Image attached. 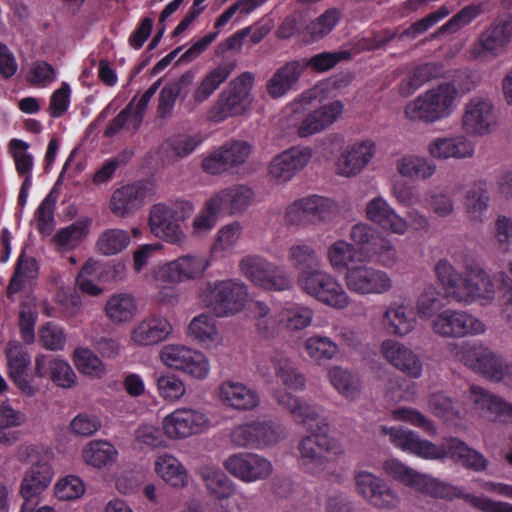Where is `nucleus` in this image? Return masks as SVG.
Here are the masks:
<instances>
[{"instance_id": "0eeeda50", "label": "nucleus", "mask_w": 512, "mask_h": 512, "mask_svg": "<svg viewBox=\"0 0 512 512\" xmlns=\"http://www.w3.org/2000/svg\"><path fill=\"white\" fill-rule=\"evenodd\" d=\"M299 286L319 302L336 309L349 305V297L341 284L330 273L320 269L299 273Z\"/></svg>"}, {"instance_id": "9b49d317", "label": "nucleus", "mask_w": 512, "mask_h": 512, "mask_svg": "<svg viewBox=\"0 0 512 512\" xmlns=\"http://www.w3.org/2000/svg\"><path fill=\"white\" fill-rule=\"evenodd\" d=\"M347 288L358 295L384 294L392 288L389 275L366 264H352L344 274Z\"/></svg>"}, {"instance_id": "79ce46f5", "label": "nucleus", "mask_w": 512, "mask_h": 512, "mask_svg": "<svg viewBox=\"0 0 512 512\" xmlns=\"http://www.w3.org/2000/svg\"><path fill=\"white\" fill-rule=\"evenodd\" d=\"M471 395L473 401L481 409H486L496 418L503 422L512 423V404L503 400L500 397L492 395L485 391L480 386H471Z\"/></svg>"}, {"instance_id": "a18cd8bd", "label": "nucleus", "mask_w": 512, "mask_h": 512, "mask_svg": "<svg viewBox=\"0 0 512 512\" xmlns=\"http://www.w3.org/2000/svg\"><path fill=\"white\" fill-rule=\"evenodd\" d=\"M37 276V261L32 257H25L24 253H22L17 259L14 273L7 287L8 297L21 292L25 286V280H33Z\"/></svg>"}, {"instance_id": "bf43d9fd", "label": "nucleus", "mask_w": 512, "mask_h": 512, "mask_svg": "<svg viewBox=\"0 0 512 512\" xmlns=\"http://www.w3.org/2000/svg\"><path fill=\"white\" fill-rule=\"evenodd\" d=\"M76 368L82 374L101 378L105 367L100 358L88 348H76L73 353Z\"/></svg>"}, {"instance_id": "37998d69", "label": "nucleus", "mask_w": 512, "mask_h": 512, "mask_svg": "<svg viewBox=\"0 0 512 512\" xmlns=\"http://www.w3.org/2000/svg\"><path fill=\"white\" fill-rule=\"evenodd\" d=\"M156 473L173 487H184L188 483V474L180 461L168 454L158 456L155 461Z\"/></svg>"}, {"instance_id": "a211bd4d", "label": "nucleus", "mask_w": 512, "mask_h": 512, "mask_svg": "<svg viewBox=\"0 0 512 512\" xmlns=\"http://www.w3.org/2000/svg\"><path fill=\"white\" fill-rule=\"evenodd\" d=\"M225 468L244 482H255L268 478L273 467L269 460L255 454L242 452L231 455L225 462Z\"/></svg>"}, {"instance_id": "e2e57ef3", "label": "nucleus", "mask_w": 512, "mask_h": 512, "mask_svg": "<svg viewBox=\"0 0 512 512\" xmlns=\"http://www.w3.org/2000/svg\"><path fill=\"white\" fill-rule=\"evenodd\" d=\"M435 273L439 282L449 291L456 300V292L464 283V276L446 259H441L435 265Z\"/></svg>"}, {"instance_id": "6e6552de", "label": "nucleus", "mask_w": 512, "mask_h": 512, "mask_svg": "<svg viewBox=\"0 0 512 512\" xmlns=\"http://www.w3.org/2000/svg\"><path fill=\"white\" fill-rule=\"evenodd\" d=\"M465 270L464 283L456 292V301L464 304L480 302L490 304L496 293V285L487 272L473 257H466L463 262Z\"/></svg>"}, {"instance_id": "dca6fc26", "label": "nucleus", "mask_w": 512, "mask_h": 512, "mask_svg": "<svg viewBox=\"0 0 512 512\" xmlns=\"http://www.w3.org/2000/svg\"><path fill=\"white\" fill-rule=\"evenodd\" d=\"M311 157L310 147L293 146L272 159L268 174L276 184L287 183L309 163Z\"/></svg>"}, {"instance_id": "864d4df0", "label": "nucleus", "mask_w": 512, "mask_h": 512, "mask_svg": "<svg viewBox=\"0 0 512 512\" xmlns=\"http://www.w3.org/2000/svg\"><path fill=\"white\" fill-rule=\"evenodd\" d=\"M483 12V4L471 3L453 15L435 32L434 37L444 34H454L469 25Z\"/></svg>"}, {"instance_id": "4468645a", "label": "nucleus", "mask_w": 512, "mask_h": 512, "mask_svg": "<svg viewBox=\"0 0 512 512\" xmlns=\"http://www.w3.org/2000/svg\"><path fill=\"white\" fill-rule=\"evenodd\" d=\"M337 212L336 203L330 198L310 195L295 200L286 208L285 218L292 225H306L309 222L325 221Z\"/></svg>"}, {"instance_id": "5701e85b", "label": "nucleus", "mask_w": 512, "mask_h": 512, "mask_svg": "<svg viewBox=\"0 0 512 512\" xmlns=\"http://www.w3.org/2000/svg\"><path fill=\"white\" fill-rule=\"evenodd\" d=\"M208 267L209 262L205 257L183 255L165 264L160 275L166 282L178 283L201 277Z\"/></svg>"}, {"instance_id": "4be33fe9", "label": "nucleus", "mask_w": 512, "mask_h": 512, "mask_svg": "<svg viewBox=\"0 0 512 512\" xmlns=\"http://www.w3.org/2000/svg\"><path fill=\"white\" fill-rule=\"evenodd\" d=\"M279 435L271 422L256 421L232 431L231 440L239 447L262 448L277 442Z\"/></svg>"}, {"instance_id": "09e8293b", "label": "nucleus", "mask_w": 512, "mask_h": 512, "mask_svg": "<svg viewBox=\"0 0 512 512\" xmlns=\"http://www.w3.org/2000/svg\"><path fill=\"white\" fill-rule=\"evenodd\" d=\"M444 295L433 285H429L419 294L416 311L419 318L428 320L445 306Z\"/></svg>"}, {"instance_id": "a19ab883", "label": "nucleus", "mask_w": 512, "mask_h": 512, "mask_svg": "<svg viewBox=\"0 0 512 512\" xmlns=\"http://www.w3.org/2000/svg\"><path fill=\"white\" fill-rule=\"evenodd\" d=\"M200 475L209 494L216 499H228L234 494V483L221 469L204 465L200 468Z\"/></svg>"}, {"instance_id": "13d9d810", "label": "nucleus", "mask_w": 512, "mask_h": 512, "mask_svg": "<svg viewBox=\"0 0 512 512\" xmlns=\"http://www.w3.org/2000/svg\"><path fill=\"white\" fill-rule=\"evenodd\" d=\"M397 169L402 176L426 179L434 174L436 166L426 158L404 157L398 162Z\"/></svg>"}, {"instance_id": "5fc2aeb1", "label": "nucleus", "mask_w": 512, "mask_h": 512, "mask_svg": "<svg viewBox=\"0 0 512 512\" xmlns=\"http://www.w3.org/2000/svg\"><path fill=\"white\" fill-rule=\"evenodd\" d=\"M130 243V235L122 229H107L99 236L96 247L99 253L110 256L124 250Z\"/></svg>"}, {"instance_id": "39448f33", "label": "nucleus", "mask_w": 512, "mask_h": 512, "mask_svg": "<svg viewBox=\"0 0 512 512\" xmlns=\"http://www.w3.org/2000/svg\"><path fill=\"white\" fill-rule=\"evenodd\" d=\"M458 91L452 83H441L419 95L405 108V115L412 121L433 123L451 113Z\"/></svg>"}, {"instance_id": "ea45409f", "label": "nucleus", "mask_w": 512, "mask_h": 512, "mask_svg": "<svg viewBox=\"0 0 512 512\" xmlns=\"http://www.w3.org/2000/svg\"><path fill=\"white\" fill-rule=\"evenodd\" d=\"M218 199V204L222 211L230 214H238L245 211L254 198V192L245 185H234L226 188L214 195Z\"/></svg>"}, {"instance_id": "338daca9", "label": "nucleus", "mask_w": 512, "mask_h": 512, "mask_svg": "<svg viewBox=\"0 0 512 512\" xmlns=\"http://www.w3.org/2000/svg\"><path fill=\"white\" fill-rule=\"evenodd\" d=\"M90 220L88 218L77 219L72 224L59 229L53 240L59 246H68L73 242L81 241L88 233Z\"/></svg>"}, {"instance_id": "a878e982", "label": "nucleus", "mask_w": 512, "mask_h": 512, "mask_svg": "<svg viewBox=\"0 0 512 512\" xmlns=\"http://www.w3.org/2000/svg\"><path fill=\"white\" fill-rule=\"evenodd\" d=\"M383 357L395 368L411 378H419L422 374V362L408 347L398 341L387 339L381 344Z\"/></svg>"}, {"instance_id": "c9c22d12", "label": "nucleus", "mask_w": 512, "mask_h": 512, "mask_svg": "<svg viewBox=\"0 0 512 512\" xmlns=\"http://www.w3.org/2000/svg\"><path fill=\"white\" fill-rule=\"evenodd\" d=\"M236 68L235 60H223L202 79L193 93L196 103L206 101L223 84Z\"/></svg>"}, {"instance_id": "423d86ee", "label": "nucleus", "mask_w": 512, "mask_h": 512, "mask_svg": "<svg viewBox=\"0 0 512 512\" xmlns=\"http://www.w3.org/2000/svg\"><path fill=\"white\" fill-rule=\"evenodd\" d=\"M254 76L250 72H243L233 79L227 89L223 90L215 104L208 112L212 122L220 123L229 117L242 115L248 108V97L253 85Z\"/></svg>"}, {"instance_id": "2f4dec72", "label": "nucleus", "mask_w": 512, "mask_h": 512, "mask_svg": "<svg viewBox=\"0 0 512 512\" xmlns=\"http://www.w3.org/2000/svg\"><path fill=\"white\" fill-rule=\"evenodd\" d=\"M417 320L414 310L403 303L392 302L383 316V324L388 333L405 336L414 330Z\"/></svg>"}, {"instance_id": "de8ad7c7", "label": "nucleus", "mask_w": 512, "mask_h": 512, "mask_svg": "<svg viewBox=\"0 0 512 512\" xmlns=\"http://www.w3.org/2000/svg\"><path fill=\"white\" fill-rule=\"evenodd\" d=\"M304 351L320 365L337 355L338 345L327 336L313 335L305 340Z\"/></svg>"}, {"instance_id": "412c9836", "label": "nucleus", "mask_w": 512, "mask_h": 512, "mask_svg": "<svg viewBox=\"0 0 512 512\" xmlns=\"http://www.w3.org/2000/svg\"><path fill=\"white\" fill-rule=\"evenodd\" d=\"M149 226L153 235L171 244H178L184 234L177 221V212L163 203L150 209Z\"/></svg>"}, {"instance_id": "7ed1b4c3", "label": "nucleus", "mask_w": 512, "mask_h": 512, "mask_svg": "<svg viewBox=\"0 0 512 512\" xmlns=\"http://www.w3.org/2000/svg\"><path fill=\"white\" fill-rule=\"evenodd\" d=\"M383 469L392 479L431 497L447 500L458 498L481 512H512V504L509 502L496 501L485 495L465 492L462 487L418 473L397 459L386 460Z\"/></svg>"}, {"instance_id": "cd10ccee", "label": "nucleus", "mask_w": 512, "mask_h": 512, "mask_svg": "<svg viewBox=\"0 0 512 512\" xmlns=\"http://www.w3.org/2000/svg\"><path fill=\"white\" fill-rule=\"evenodd\" d=\"M172 332V325L163 316L152 314L135 325L132 341L139 346H152L163 342Z\"/></svg>"}, {"instance_id": "c03bdc74", "label": "nucleus", "mask_w": 512, "mask_h": 512, "mask_svg": "<svg viewBox=\"0 0 512 512\" xmlns=\"http://www.w3.org/2000/svg\"><path fill=\"white\" fill-rule=\"evenodd\" d=\"M105 311L112 322L124 323L134 317L137 303L131 294L119 293L109 298L105 305Z\"/></svg>"}, {"instance_id": "393cba45", "label": "nucleus", "mask_w": 512, "mask_h": 512, "mask_svg": "<svg viewBox=\"0 0 512 512\" xmlns=\"http://www.w3.org/2000/svg\"><path fill=\"white\" fill-rule=\"evenodd\" d=\"M148 183L136 181L117 188L110 199V210L118 217H126L138 210L147 196Z\"/></svg>"}, {"instance_id": "e433bc0d", "label": "nucleus", "mask_w": 512, "mask_h": 512, "mask_svg": "<svg viewBox=\"0 0 512 512\" xmlns=\"http://www.w3.org/2000/svg\"><path fill=\"white\" fill-rule=\"evenodd\" d=\"M476 372L495 382H512V363L488 348L482 349Z\"/></svg>"}, {"instance_id": "c756f323", "label": "nucleus", "mask_w": 512, "mask_h": 512, "mask_svg": "<svg viewBox=\"0 0 512 512\" xmlns=\"http://www.w3.org/2000/svg\"><path fill=\"white\" fill-rule=\"evenodd\" d=\"M34 373L38 378H50L55 385L63 388H70L76 378L68 362L45 354L36 356Z\"/></svg>"}, {"instance_id": "1a4fd4ad", "label": "nucleus", "mask_w": 512, "mask_h": 512, "mask_svg": "<svg viewBox=\"0 0 512 512\" xmlns=\"http://www.w3.org/2000/svg\"><path fill=\"white\" fill-rule=\"evenodd\" d=\"M241 273L256 286L266 290L284 291L291 280L282 267L258 255H247L239 263Z\"/></svg>"}, {"instance_id": "f257e3e1", "label": "nucleus", "mask_w": 512, "mask_h": 512, "mask_svg": "<svg viewBox=\"0 0 512 512\" xmlns=\"http://www.w3.org/2000/svg\"><path fill=\"white\" fill-rule=\"evenodd\" d=\"M274 398L289 410L295 421L304 425L308 434L298 445L304 469L316 474L325 462L343 453L340 443L329 436V423L319 416L316 406L300 400L286 391H276Z\"/></svg>"}, {"instance_id": "49530a36", "label": "nucleus", "mask_w": 512, "mask_h": 512, "mask_svg": "<svg viewBox=\"0 0 512 512\" xmlns=\"http://www.w3.org/2000/svg\"><path fill=\"white\" fill-rule=\"evenodd\" d=\"M341 19V12L337 8L325 10L319 17L311 21L304 28L307 41L315 42L327 36Z\"/></svg>"}, {"instance_id": "f3484780", "label": "nucleus", "mask_w": 512, "mask_h": 512, "mask_svg": "<svg viewBox=\"0 0 512 512\" xmlns=\"http://www.w3.org/2000/svg\"><path fill=\"white\" fill-rule=\"evenodd\" d=\"M5 356L9 378L23 395L34 396L37 388L31 384L27 373L31 365V356L28 350L19 341L10 340L5 348Z\"/></svg>"}, {"instance_id": "0e129e2a", "label": "nucleus", "mask_w": 512, "mask_h": 512, "mask_svg": "<svg viewBox=\"0 0 512 512\" xmlns=\"http://www.w3.org/2000/svg\"><path fill=\"white\" fill-rule=\"evenodd\" d=\"M222 208L218 204V199L212 196L208 199L201 211L193 220V230L195 233H205L213 229L218 220V215Z\"/></svg>"}, {"instance_id": "7c9ffc66", "label": "nucleus", "mask_w": 512, "mask_h": 512, "mask_svg": "<svg viewBox=\"0 0 512 512\" xmlns=\"http://www.w3.org/2000/svg\"><path fill=\"white\" fill-rule=\"evenodd\" d=\"M350 237L367 253L373 255L387 254L393 257L395 250L388 239L368 224L359 223L352 227Z\"/></svg>"}, {"instance_id": "2eb2a0df", "label": "nucleus", "mask_w": 512, "mask_h": 512, "mask_svg": "<svg viewBox=\"0 0 512 512\" xmlns=\"http://www.w3.org/2000/svg\"><path fill=\"white\" fill-rule=\"evenodd\" d=\"M209 419L205 413L197 409L178 408L163 420V430L170 439H184L205 431Z\"/></svg>"}, {"instance_id": "72a5a7b5", "label": "nucleus", "mask_w": 512, "mask_h": 512, "mask_svg": "<svg viewBox=\"0 0 512 512\" xmlns=\"http://www.w3.org/2000/svg\"><path fill=\"white\" fill-rule=\"evenodd\" d=\"M428 149L430 155L438 159L469 158L474 154V144L463 135L436 138Z\"/></svg>"}, {"instance_id": "20e7f679", "label": "nucleus", "mask_w": 512, "mask_h": 512, "mask_svg": "<svg viewBox=\"0 0 512 512\" xmlns=\"http://www.w3.org/2000/svg\"><path fill=\"white\" fill-rule=\"evenodd\" d=\"M247 297L246 285L236 279L208 281L200 291L202 302L218 317L242 311Z\"/></svg>"}, {"instance_id": "69168bd1", "label": "nucleus", "mask_w": 512, "mask_h": 512, "mask_svg": "<svg viewBox=\"0 0 512 512\" xmlns=\"http://www.w3.org/2000/svg\"><path fill=\"white\" fill-rule=\"evenodd\" d=\"M8 146L15 163L17 174H32L34 159L30 153L26 152L30 147L29 143L18 138H13L10 140Z\"/></svg>"}, {"instance_id": "6ab92c4d", "label": "nucleus", "mask_w": 512, "mask_h": 512, "mask_svg": "<svg viewBox=\"0 0 512 512\" xmlns=\"http://www.w3.org/2000/svg\"><path fill=\"white\" fill-rule=\"evenodd\" d=\"M495 121L494 107L490 100L474 97L465 105L462 125L467 134L486 135L491 132Z\"/></svg>"}, {"instance_id": "4d7b16f0", "label": "nucleus", "mask_w": 512, "mask_h": 512, "mask_svg": "<svg viewBox=\"0 0 512 512\" xmlns=\"http://www.w3.org/2000/svg\"><path fill=\"white\" fill-rule=\"evenodd\" d=\"M489 200L486 182L483 180L476 182L466 195V206L470 218L482 221V217L488 209Z\"/></svg>"}, {"instance_id": "052dcab7", "label": "nucleus", "mask_w": 512, "mask_h": 512, "mask_svg": "<svg viewBox=\"0 0 512 512\" xmlns=\"http://www.w3.org/2000/svg\"><path fill=\"white\" fill-rule=\"evenodd\" d=\"M451 13L448 6L442 5L436 11L429 13L427 16L412 23L406 28L399 36L400 39L410 38L415 39L419 35L425 33L435 24L446 18Z\"/></svg>"}, {"instance_id": "3c124183", "label": "nucleus", "mask_w": 512, "mask_h": 512, "mask_svg": "<svg viewBox=\"0 0 512 512\" xmlns=\"http://www.w3.org/2000/svg\"><path fill=\"white\" fill-rule=\"evenodd\" d=\"M115 447L107 441H91L83 450V458L88 465L101 468L114 461Z\"/></svg>"}, {"instance_id": "603ef678", "label": "nucleus", "mask_w": 512, "mask_h": 512, "mask_svg": "<svg viewBox=\"0 0 512 512\" xmlns=\"http://www.w3.org/2000/svg\"><path fill=\"white\" fill-rule=\"evenodd\" d=\"M289 261L293 267L304 273L319 269V257L315 248L307 243H297L289 248Z\"/></svg>"}, {"instance_id": "8fccbe9b", "label": "nucleus", "mask_w": 512, "mask_h": 512, "mask_svg": "<svg viewBox=\"0 0 512 512\" xmlns=\"http://www.w3.org/2000/svg\"><path fill=\"white\" fill-rule=\"evenodd\" d=\"M328 375L331 384L340 394L350 399L358 395L361 384L357 374L336 366L329 370Z\"/></svg>"}, {"instance_id": "58836bf2", "label": "nucleus", "mask_w": 512, "mask_h": 512, "mask_svg": "<svg viewBox=\"0 0 512 512\" xmlns=\"http://www.w3.org/2000/svg\"><path fill=\"white\" fill-rule=\"evenodd\" d=\"M444 73L440 63H423L415 66L412 71L399 83V93L408 97L427 81L438 78Z\"/></svg>"}, {"instance_id": "ddd939ff", "label": "nucleus", "mask_w": 512, "mask_h": 512, "mask_svg": "<svg viewBox=\"0 0 512 512\" xmlns=\"http://www.w3.org/2000/svg\"><path fill=\"white\" fill-rule=\"evenodd\" d=\"M355 487L357 493L375 508L395 509L400 503L398 493L383 478L371 472H356Z\"/></svg>"}, {"instance_id": "c85d7f7f", "label": "nucleus", "mask_w": 512, "mask_h": 512, "mask_svg": "<svg viewBox=\"0 0 512 512\" xmlns=\"http://www.w3.org/2000/svg\"><path fill=\"white\" fill-rule=\"evenodd\" d=\"M367 218L386 231L402 235L408 229L407 221L400 217L381 196L371 199L366 205Z\"/></svg>"}, {"instance_id": "aec40b11", "label": "nucleus", "mask_w": 512, "mask_h": 512, "mask_svg": "<svg viewBox=\"0 0 512 512\" xmlns=\"http://www.w3.org/2000/svg\"><path fill=\"white\" fill-rule=\"evenodd\" d=\"M343 112V104L336 100L318 109L303 113L296 125L300 138H306L322 132L332 125Z\"/></svg>"}, {"instance_id": "bb28decb", "label": "nucleus", "mask_w": 512, "mask_h": 512, "mask_svg": "<svg viewBox=\"0 0 512 512\" xmlns=\"http://www.w3.org/2000/svg\"><path fill=\"white\" fill-rule=\"evenodd\" d=\"M376 151L372 140H363L347 147L337 159V173L342 176H355L370 162Z\"/></svg>"}, {"instance_id": "774afa93", "label": "nucleus", "mask_w": 512, "mask_h": 512, "mask_svg": "<svg viewBox=\"0 0 512 512\" xmlns=\"http://www.w3.org/2000/svg\"><path fill=\"white\" fill-rule=\"evenodd\" d=\"M189 335L199 342L214 341L217 335L216 321L212 316L201 314L188 327Z\"/></svg>"}, {"instance_id": "4c0bfd02", "label": "nucleus", "mask_w": 512, "mask_h": 512, "mask_svg": "<svg viewBox=\"0 0 512 512\" xmlns=\"http://www.w3.org/2000/svg\"><path fill=\"white\" fill-rule=\"evenodd\" d=\"M52 477L53 470L49 463L38 462L32 465L21 482V496H40L51 483Z\"/></svg>"}, {"instance_id": "473e14b6", "label": "nucleus", "mask_w": 512, "mask_h": 512, "mask_svg": "<svg viewBox=\"0 0 512 512\" xmlns=\"http://www.w3.org/2000/svg\"><path fill=\"white\" fill-rule=\"evenodd\" d=\"M222 402L237 410H251L259 404L258 393L240 382L225 381L220 386Z\"/></svg>"}, {"instance_id": "680f3d73", "label": "nucleus", "mask_w": 512, "mask_h": 512, "mask_svg": "<svg viewBox=\"0 0 512 512\" xmlns=\"http://www.w3.org/2000/svg\"><path fill=\"white\" fill-rule=\"evenodd\" d=\"M435 273L439 282L449 291L456 300V292L464 283V276L446 259H441L435 265Z\"/></svg>"}, {"instance_id": "b1692460", "label": "nucleus", "mask_w": 512, "mask_h": 512, "mask_svg": "<svg viewBox=\"0 0 512 512\" xmlns=\"http://www.w3.org/2000/svg\"><path fill=\"white\" fill-rule=\"evenodd\" d=\"M511 37L512 17L501 19L480 34L473 48L474 55H497L510 42Z\"/></svg>"}, {"instance_id": "9d476101", "label": "nucleus", "mask_w": 512, "mask_h": 512, "mask_svg": "<svg viewBox=\"0 0 512 512\" xmlns=\"http://www.w3.org/2000/svg\"><path fill=\"white\" fill-rule=\"evenodd\" d=\"M162 362L192 378L203 380L210 371L209 361L206 356L197 350L184 345H166L161 349Z\"/></svg>"}, {"instance_id": "f704fd0d", "label": "nucleus", "mask_w": 512, "mask_h": 512, "mask_svg": "<svg viewBox=\"0 0 512 512\" xmlns=\"http://www.w3.org/2000/svg\"><path fill=\"white\" fill-rule=\"evenodd\" d=\"M305 69V59L287 62L268 81V93L274 98L284 95L298 81Z\"/></svg>"}, {"instance_id": "f03ea898", "label": "nucleus", "mask_w": 512, "mask_h": 512, "mask_svg": "<svg viewBox=\"0 0 512 512\" xmlns=\"http://www.w3.org/2000/svg\"><path fill=\"white\" fill-rule=\"evenodd\" d=\"M382 433L389 436L395 447L426 460L449 458L474 472H482L488 465V461L482 453L456 437H450L440 445H436L431 441L421 439L416 432L403 427L382 426Z\"/></svg>"}, {"instance_id": "6e6d98bb", "label": "nucleus", "mask_w": 512, "mask_h": 512, "mask_svg": "<svg viewBox=\"0 0 512 512\" xmlns=\"http://www.w3.org/2000/svg\"><path fill=\"white\" fill-rule=\"evenodd\" d=\"M313 312L298 304H287L279 314L278 322L289 330H302L310 325Z\"/></svg>"}, {"instance_id": "f8f14e48", "label": "nucleus", "mask_w": 512, "mask_h": 512, "mask_svg": "<svg viewBox=\"0 0 512 512\" xmlns=\"http://www.w3.org/2000/svg\"><path fill=\"white\" fill-rule=\"evenodd\" d=\"M436 334L447 338L480 335L486 331L485 324L466 311L446 309L436 315L432 322Z\"/></svg>"}]
</instances>
